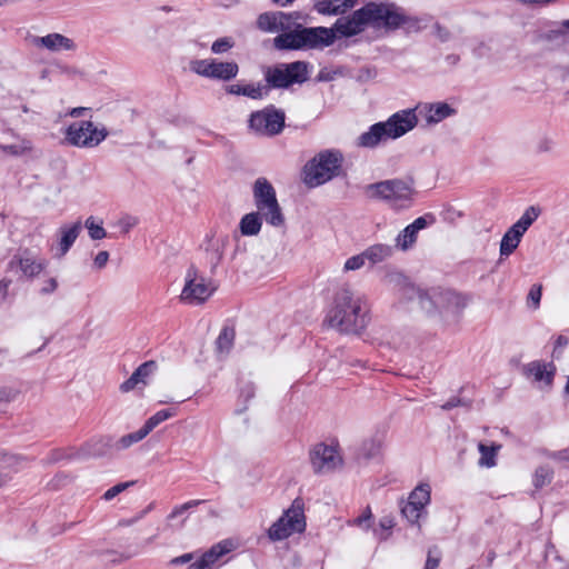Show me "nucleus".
<instances>
[{
	"label": "nucleus",
	"mask_w": 569,
	"mask_h": 569,
	"mask_svg": "<svg viewBox=\"0 0 569 569\" xmlns=\"http://www.w3.org/2000/svg\"><path fill=\"white\" fill-rule=\"evenodd\" d=\"M430 502V487L422 483L417 486L402 507L401 512L408 521L416 523L422 515L425 507Z\"/></svg>",
	"instance_id": "obj_16"
},
{
	"label": "nucleus",
	"mask_w": 569,
	"mask_h": 569,
	"mask_svg": "<svg viewBox=\"0 0 569 569\" xmlns=\"http://www.w3.org/2000/svg\"><path fill=\"white\" fill-rule=\"evenodd\" d=\"M228 92L231 94L246 96L252 99H259L263 96L264 88L253 84H239L234 83L228 87Z\"/></svg>",
	"instance_id": "obj_30"
},
{
	"label": "nucleus",
	"mask_w": 569,
	"mask_h": 569,
	"mask_svg": "<svg viewBox=\"0 0 569 569\" xmlns=\"http://www.w3.org/2000/svg\"><path fill=\"white\" fill-rule=\"evenodd\" d=\"M527 370L536 381H543L546 385H550L552 381L553 371L549 370L547 365L531 362L528 365Z\"/></svg>",
	"instance_id": "obj_31"
},
{
	"label": "nucleus",
	"mask_w": 569,
	"mask_h": 569,
	"mask_svg": "<svg viewBox=\"0 0 569 569\" xmlns=\"http://www.w3.org/2000/svg\"><path fill=\"white\" fill-rule=\"evenodd\" d=\"M295 0H272L273 3L280 6V7H287L291 4Z\"/></svg>",
	"instance_id": "obj_61"
},
{
	"label": "nucleus",
	"mask_w": 569,
	"mask_h": 569,
	"mask_svg": "<svg viewBox=\"0 0 569 569\" xmlns=\"http://www.w3.org/2000/svg\"><path fill=\"white\" fill-rule=\"evenodd\" d=\"M233 332L224 329L217 339V347L220 351H228L232 345Z\"/></svg>",
	"instance_id": "obj_40"
},
{
	"label": "nucleus",
	"mask_w": 569,
	"mask_h": 569,
	"mask_svg": "<svg viewBox=\"0 0 569 569\" xmlns=\"http://www.w3.org/2000/svg\"><path fill=\"white\" fill-rule=\"evenodd\" d=\"M82 110H83L82 108H74L71 110L70 114L72 117H79L81 114Z\"/></svg>",
	"instance_id": "obj_62"
},
{
	"label": "nucleus",
	"mask_w": 569,
	"mask_h": 569,
	"mask_svg": "<svg viewBox=\"0 0 569 569\" xmlns=\"http://www.w3.org/2000/svg\"><path fill=\"white\" fill-rule=\"evenodd\" d=\"M418 303L420 308L428 315H432L438 311L435 290L428 292H418Z\"/></svg>",
	"instance_id": "obj_36"
},
{
	"label": "nucleus",
	"mask_w": 569,
	"mask_h": 569,
	"mask_svg": "<svg viewBox=\"0 0 569 569\" xmlns=\"http://www.w3.org/2000/svg\"><path fill=\"white\" fill-rule=\"evenodd\" d=\"M201 503V500H191V501H188L183 505H180L178 507H176L172 512L170 513V518H176L177 516L183 513L184 511H187L188 509L190 508H193V507H197L198 505Z\"/></svg>",
	"instance_id": "obj_44"
},
{
	"label": "nucleus",
	"mask_w": 569,
	"mask_h": 569,
	"mask_svg": "<svg viewBox=\"0 0 569 569\" xmlns=\"http://www.w3.org/2000/svg\"><path fill=\"white\" fill-rule=\"evenodd\" d=\"M366 260H369L371 263H379L391 257L392 248L388 244L377 243L370 246L365 251Z\"/></svg>",
	"instance_id": "obj_28"
},
{
	"label": "nucleus",
	"mask_w": 569,
	"mask_h": 569,
	"mask_svg": "<svg viewBox=\"0 0 569 569\" xmlns=\"http://www.w3.org/2000/svg\"><path fill=\"white\" fill-rule=\"evenodd\" d=\"M137 223H138V219L132 216H124L118 222V224L121 227L122 231L126 233L129 232V230L131 228L137 226Z\"/></svg>",
	"instance_id": "obj_45"
},
{
	"label": "nucleus",
	"mask_w": 569,
	"mask_h": 569,
	"mask_svg": "<svg viewBox=\"0 0 569 569\" xmlns=\"http://www.w3.org/2000/svg\"><path fill=\"white\" fill-rule=\"evenodd\" d=\"M147 437V433L143 431L142 428H140L138 431L126 435L119 439L117 442L118 449H126L129 448L131 445L141 441L143 438Z\"/></svg>",
	"instance_id": "obj_38"
},
{
	"label": "nucleus",
	"mask_w": 569,
	"mask_h": 569,
	"mask_svg": "<svg viewBox=\"0 0 569 569\" xmlns=\"http://www.w3.org/2000/svg\"><path fill=\"white\" fill-rule=\"evenodd\" d=\"M336 33L335 27L329 29L323 27L302 28L298 26L277 36L273 39V46L279 50L322 48L333 43Z\"/></svg>",
	"instance_id": "obj_3"
},
{
	"label": "nucleus",
	"mask_w": 569,
	"mask_h": 569,
	"mask_svg": "<svg viewBox=\"0 0 569 569\" xmlns=\"http://www.w3.org/2000/svg\"><path fill=\"white\" fill-rule=\"evenodd\" d=\"M216 289L212 280L206 278L194 267H190L184 274L180 300L187 305L199 306L204 303L214 293Z\"/></svg>",
	"instance_id": "obj_8"
},
{
	"label": "nucleus",
	"mask_w": 569,
	"mask_h": 569,
	"mask_svg": "<svg viewBox=\"0 0 569 569\" xmlns=\"http://www.w3.org/2000/svg\"><path fill=\"white\" fill-rule=\"evenodd\" d=\"M365 262H366V257H365V253L362 252L360 254L352 256L349 259H347L345 262L343 269L346 271L358 270L365 266Z\"/></svg>",
	"instance_id": "obj_41"
},
{
	"label": "nucleus",
	"mask_w": 569,
	"mask_h": 569,
	"mask_svg": "<svg viewBox=\"0 0 569 569\" xmlns=\"http://www.w3.org/2000/svg\"><path fill=\"white\" fill-rule=\"evenodd\" d=\"M358 0H315V10L325 16L342 14L353 8Z\"/></svg>",
	"instance_id": "obj_24"
},
{
	"label": "nucleus",
	"mask_w": 569,
	"mask_h": 569,
	"mask_svg": "<svg viewBox=\"0 0 569 569\" xmlns=\"http://www.w3.org/2000/svg\"><path fill=\"white\" fill-rule=\"evenodd\" d=\"M233 47V41L230 38H220L211 46V51L216 54L224 53Z\"/></svg>",
	"instance_id": "obj_42"
},
{
	"label": "nucleus",
	"mask_w": 569,
	"mask_h": 569,
	"mask_svg": "<svg viewBox=\"0 0 569 569\" xmlns=\"http://www.w3.org/2000/svg\"><path fill=\"white\" fill-rule=\"evenodd\" d=\"M249 126L261 136L278 134L284 126V113L272 108H266L251 114Z\"/></svg>",
	"instance_id": "obj_13"
},
{
	"label": "nucleus",
	"mask_w": 569,
	"mask_h": 569,
	"mask_svg": "<svg viewBox=\"0 0 569 569\" xmlns=\"http://www.w3.org/2000/svg\"><path fill=\"white\" fill-rule=\"evenodd\" d=\"M457 406L456 402L449 401L442 406L443 409H450L452 407Z\"/></svg>",
	"instance_id": "obj_63"
},
{
	"label": "nucleus",
	"mask_w": 569,
	"mask_h": 569,
	"mask_svg": "<svg viewBox=\"0 0 569 569\" xmlns=\"http://www.w3.org/2000/svg\"><path fill=\"white\" fill-rule=\"evenodd\" d=\"M328 322L342 332L358 333L367 326V308L362 296L349 289H341L335 298V306L328 313Z\"/></svg>",
	"instance_id": "obj_2"
},
{
	"label": "nucleus",
	"mask_w": 569,
	"mask_h": 569,
	"mask_svg": "<svg viewBox=\"0 0 569 569\" xmlns=\"http://www.w3.org/2000/svg\"><path fill=\"white\" fill-rule=\"evenodd\" d=\"M108 136L103 127H98L91 121H76L71 123L64 134L66 141L78 148H94Z\"/></svg>",
	"instance_id": "obj_10"
},
{
	"label": "nucleus",
	"mask_w": 569,
	"mask_h": 569,
	"mask_svg": "<svg viewBox=\"0 0 569 569\" xmlns=\"http://www.w3.org/2000/svg\"><path fill=\"white\" fill-rule=\"evenodd\" d=\"M156 361L150 360L143 362L133 371V373L126 381H123L120 385V391L126 393L133 390L139 385L146 386L148 383L149 377L156 371Z\"/></svg>",
	"instance_id": "obj_21"
},
{
	"label": "nucleus",
	"mask_w": 569,
	"mask_h": 569,
	"mask_svg": "<svg viewBox=\"0 0 569 569\" xmlns=\"http://www.w3.org/2000/svg\"><path fill=\"white\" fill-rule=\"evenodd\" d=\"M370 518H371V512L369 509H367L362 516L358 517L356 520H355V523L365 528V529H368L370 527Z\"/></svg>",
	"instance_id": "obj_50"
},
{
	"label": "nucleus",
	"mask_w": 569,
	"mask_h": 569,
	"mask_svg": "<svg viewBox=\"0 0 569 569\" xmlns=\"http://www.w3.org/2000/svg\"><path fill=\"white\" fill-rule=\"evenodd\" d=\"M418 122L415 109H406L392 114L385 121L389 138L397 139L412 130Z\"/></svg>",
	"instance_id": "obj_17"
},
{
	"label": "nucleus",
	"mask_w": 569,
	"mask_h": 569,
	"mask_svg": "<svg viewBox=\"0 0 569 569\" xmlns=\"http://www.w3.org/2000/svg\"><path fill=\"white\" fill-rule=\"evenodd\" d=\"M423 19L419 17L408 16L401 9L399 19V29L402 28L407 32H419L425 28Z\"/></svg>",
	"instance_id": "obj_32"
},
{
	"label": "nucleus",
	"mask_w": 569,
	"mask_h": 569,
	"mask_svg": "<svg viewBox=\"0 0 569 569\" xmlns=\"http://www.w3.org/2000/svg\"><path fill=\"white\" fill-rule=\"evenodd\" d=\"M389 133L385 122H378L369 128L358 138V144L366 148H373L379 142L389 140Z\"/></svg>",
	"instance_id": "obj_25"
},
{
	"label": "nucleus",
	"mask_w": 569,
	"mask_h": 569,
	"mask_svg": "<svg viewBox=\"0 0 569 569\" xmlns=\"http://www.w3.org/2000/svg\"><path fill=\"white\" fill-rule=\"evenodd\" d=\"M173 415H174V412L170 409L160 410V411L156 412L143 425V427H142L143 431L148 436L158 425H160L161 422L171 418Z\"/></svg>",
	"instance_id": "obj_35"
},
{
	"label": "nucleus",
	"mask_w": 569,
	"mask_h": 569,
	"mask_svg": "<svg viewBox=\"0 0 569 569\" xmlns=\"http://www.w3.org/2000/svg\"><path fill=\"white\" fill-rule=\"evenodd\" d=\"M393 519L390 517H385L379 522V526L382 530H390L393 527Z\"/></svg>",
	"instance_id": "obj_54"
},
{
	"label": "nucleus",
	"mask_w": 569,
	"mask_h": 569,
	"mask_svg": "<svg viewBox=\"0 0 569 569\" xmlns=\"http://www.w3.org/2000/svg\"><path fill=\"white\" fill-rule=\"evenodd\" d=\"M310 461L315 472L326 473L337 469L342 460L332 446L318 443L310 451Z\"/></svg>",
	"instance_id": "obj_14"
},
{
	"label": "nucleus",
	"mask_w": 569,
	"mask_h": 569,
	"mask_svg": "<svg viewBox=\"0 0 569 569\" xmlns=\"http://www.w3.org/2000/svg\"><path fill=\"white\" fill-rule=\"evenodd\" d=\"M264 78L272 88H288L295 83H302L309 78L308 63L295 61L269 67L264 71Z\"/></svg>",
	"instance_id": "obj_9"
},
{
	"label": "nucleus",
	"mask_w": 569,
	"mask_h": 569,
	"mask_svg": "<svg viewBox=\"0 0 569 569\" xmlns=\"http://www.w3.org/2000/svg\"><path fill=\"white\" fill-rule=\"evenodd\" d=\"M10 283L11 280L9 279L3 278L0 280V293H2L3 297L7 296Z\"/></svg>",
	"instance_id": "obj_56"
},
{
	"label": "nucleus",
	"mask_w": 569,
	"mask_h": 569,
	"mask_svg": "<svg viewBox=\"0 0 569 569\" xmlns=\"http://www.w3.org/2000/svg\"><path fill=\"white\" fill-rule=\"evenodd\" d=\"M189 68L198 76L221 81H229L236 78L239 72V67L236 62H223L211 58L192 60L189 63Z\"/></svg>",
	"instance_id": "obj_12"
},
{
	"label": "nucleus",
	"mask_w": 569,
	"mask_h": 569,
	"mask_svg": "<svg viewBox=\"0 0 569 569\" xmlns=\"http://www.w3.org/2000/svg\"><path fill=\"white\" fill-rule=\"evenodd\" d=\"M552 479V470L548 467H539L533 476V486L542 488L548 485Z\"/></svg>",
	"instance_id": "obj_39"
},
{
	"label": "nucleus",
	"mask_w": 569,
	"mask_h": 569,
	"mask_svg": "<svg viewBox=\"0 0 569 569\" xmlns=\"http://www.w3.org/2000/svg\"><path fill=\"white\" fill-rule=\"evenodd\" d=\"M479 452L481 455L479 459V466L491 468L496 465V456L500 446H486L483 443H479L478 446Z\"/></svg>",
	"instance_id": "obj_34"
},
{
	"label": "nucleus",
	"mask_w": 569,
	"mask_h": 569,
	"mask_svg": "<svg viewBox=\"0 0 569 569\" xmlns=\"http://www.w3.org/2000/svg\"><path fill=\"white\" fill-rule=\"evenodd\" d=\"M401 8L388 2H369L350 16L339 18L335 30L341 37H352L367 28L387 32L399 29Z\"/></svg>",
	"instance_id": "obj_1"
},
{
	"label": "nucleus",
	"mask_w": 569,
	"mask_h": 569,
	"mask_svg": "<svg viewBox=\"0 0 569 569\" xmlns=\"http://www.w3.org/2000/svg\"><path fill=\"white\" fill-rule=\"evenodd\" d=\"M108 260H109L108 251H99L93 259V266H94V268L100 270L106 267Z\"/></svg>",
	"instance_id": "obj_47"
},
{
	"label": "nucleus",
	"mask_w": 569,
	"mask_h": 569,
	"mask_svg": "<svg viewBox=\"0 0 569 569\" xmlns=\"http://www.w3.org/2000/svg\"><path fill=\"white\" fill-rule=\"evenodd\" d=\"M11 479L9 472L0 471V487L6 486Z\"/></svg>",
	"instance_id": "obj_59"
},
{
	"label": "nucleus",
	"mask_w": 569,
	"mask_h": 569,
	"mask_svg": "<svg viewBox=\"0 0 569 569\" xmlns=\"http://www.w3.org/2000/svg\"><path fill=\"white\" fill-rule=\"evenodd\" d=\"M133 482L132 481H128V482H121V483H118L113 487H111L110 489H108L104 495H103V498L106 500H111L113 499L116 496H118L119 493H121L122 491H124L127 488H129L130 486H132Z\"/></svg>",
	"instance_id": "obj_43"
},
{
	"label": "nucleus",
	"mask_w": 569,
	"mask_h": 569,
	"mask_svg": "<svg viewBox=\"0 0 569 569\" xmlns=\"http://www.w3.org/2000/svg\"><path fill=\"white\" fill-rule=\"evenodd\" d=\"M2 149L6 152L12 153V154H18L19 153V149H18L17 146H4V147H2Z\"/></svg>",
	"instance_id": "obj_60"
},
{
	"label": "nucleus",
	"mask_w": 569,
	"mask_h": 569,
	"mask_svg": "<svg viewBox=\"0 0 569 569\" xmlns=\"http://www.w3.org/2000/svg\"><path fill=\"white\" fill-rule=\"evenodd\" d=\"M568 342H569L568 338H566L563 336H559L556 340L555 350L566 347L568 345Z\"/></svg>",
	"instance_id": "obj_58"
},
{
	"label": "nucleus",
	"mask_w": 569,
	"mask_h": 569,
	"mask_svg": "<svg viewBox=\"0 0 569 569\" xmlns=\"http://www.w3.org/2000/svg\"><path fill=\"white\" fill-rule=\"evenodd\" d=\"M58 288V281L56 278H49L43 282V286L40 290L42 295H50L54 292Z\"/></svg>",
	"instance_id": "obj_48"
},
{
	"label": "nucleus",
	"mask_w": 569,
	"mask_h": 569,
	"mask_svg": "<svg viewBox=\"0 0 569 569\" xmlns=\"http://www.w3.org/2000/svg\"><path fill=\"white\" fill-rule=\"evenodd\" d=\"M552 144H553V143H552V141H551V140L543 139L542 141H540V142H539V144H538V149H539L540 151H545V152H547V151H550V150H551Z\"/></svg>",
	"instance_id": "obj_55"
},
{
	"label": "nucleus",
	"mask_w": 569,
	"mask_h": 569,
	"mask_svg": "<svg viewBox=\"0 0 569 569\" xmlns=\"http://www.w3.org/2000/svg\"><path fill=\"white\" fill-rule=\"evenodd\" d=\"M192 559V555L191 553H186V555H182L180 557H177L172 560V563H187L189 562L190 560Z\"/></svg>",
	"instance_id": "obj_57"
},
{
	"label": "nucleus",
	"mask_w": 569,
	"mask_h": 569,
	"mask_svg": "<svg viewBox=\"0 0 569 569\" xmlns=\"http://www.w3.org/2000/svg\"><path fill=\"white\" fill-rule=\"evenodd\" d=\"M435 298H436L437 307H438L437 312L449 311V310L453 309V307H457L460 302V297L449 290H446V291L435 290Z\"/></svg>",
	"instance_id": "obj_29"
},
{
	"label": "nucleus",
	"mask_w": 569,
	"mask_h": 569,
	"mask_svg": "<svg viewBox=\"0 0 569 569\" xmlns=\"http://www.w3.org/2000/svg\"><path fill=\"white\" fill-rule=\"evenodd\" d=\"M518 1L522 2L525 4H529V6L543 7V6H548V4L555 3L558 0H518Z\"/></svg>",
	"instance_id": "obj_52"
},
{
	"label": "nucleus",
	"mask_w": 569,
	"mask_h": 569,
	"mask_svg": "<svg viewBox=\"0 0 569 569\" xmlns=\"http://www.w3.org/2000/svg\"><path fill=\"white\" fill-rule=\"evenodd\" d=\"M565 392H566L567 395H569V377H568L567 383H566V386H565Z\"/></svg>",
	"instance_id": "obj_64"
},
{
	"label": "nucleus",
	"mask_w": 569,
	"mask_h": 569,
	"mask_svg": "<svg viewBox=\"0 0 569 569\" xmlns=\"http://www.w3.org/2000/svg\"><path fill=\"white\" fill-rule=\"evenodd\" d=\"M32 44L52 52L71 51L76 49L73 40L61 33H49L43 37H36L32 39Z\"/></svg>",
	"instance_id": "obj_20"
},
{
	"label": "nucleus",
	"mask_w": 569,
	"mask_h": 569,
	"mask_svg": "<svg viewBox=\"0 0 569 569\" xmlns=\"http://www.w3.org/2000/svg\"><path fill=\"white\" fill-rule=\"evenodd\" d=\"M305 503L302 499L297 498L282 516L271 525L268 530V537L272 541H280L295 533H301L306 530Z\"/></svg>",
	"instance_id": "obj_7"
},
{
	"label": "nucleus",
	"mask_w": 569,
	"mask_h": 569,
	"mask_svg": "<svg viewBox=\"0 0 569 569\" xmlns=\"http://www.w3.org/2000/svg\"><path fill=\"white\" fill-rule=\"evenodd\" d=\"M433 552H435L433 550H429L425 569H436L439 566V561H440L439 555L437 553L435 556Z\"/></svg>",
	"instance_id": "obj_49"
},
{
	"label": "nucleus",
	"mask_w": 569,
	"mask_h": 569,
	"mask_svg": "<svg viewBox=\"0 0 569 569\" xmlns=\"http://www.w3.org/2000/svg\"><path fill=\"white\" fill-rule=\"evenodd\" d=\"M538 216H539V210L536 209L535 207H529L523 212V214L520 217V219L511 226V228H513L521 234H525V232L532 224V222L538 218Z\"/></svg>",
	"instance_id": "obj_33"
},
{
	"label": "nucleus",
	"mask_w": 569,
	"mask_h": 569,
	"mask_svg": "<svg viewBox=\"0 0 569 569\" xmlns=\"http://www.w3.org/2000/svg\"><path fill=\"white\" fill-rule=\"evenodd\" d=\"M342 156L337 151H322L311 159L303 169V182L310 187H319L340 172Z\"/></svg>",
	"instance_id": "obj_5"
},
{
	"label": "nucleus",
	"mask_w": 569,
	"mask_h": 569,
	"mask_svg": "<svg viewBox=\"0 0 569 569\" xmlns=\"http://www.w3.org/2000/svg\"><path fill=\"white\" fill-rule=\"evenodd\" d=\"M48 261L30 249H21L8 262V270L20 278L32 280L38 278L47 268Z\"/></svg>",
	"instance_id": "obj_11"
},
{
	"label": "nucleus",
	"mask_w": 569,
	"mask_h": 569,
	"mask_svg": "<svg viewBox=\"0 0 569 569\" xmlns=\"http://www.w3.org/2000/svg\"><path fill=\"white\" fill-rule=\"evenodd\" d=\"M84 227L88 229L89 237L92 240H101L106 238L107 232L102 227V221H98L94 217L87 218Z\"/></svg>",
	"instance_id": "obj_37"
},
{
	"label": "nucleus",
	"mask_w": 569,
	"mask_h": 569,
	"mask_svg": "<svg viewBox=\"0 0 569 569\" xmlns=\"http://www.w3.org/2000/svg\"><path fill=\"white\" fill-rule=\"evenodd\" d=\"M522 236L523 234L510 227L501 239L499 249L500 256H510L518 248Z\"/></svg>",
	"instance_id": "obj_27"
},
{
	"label": "nucleus",
	"mask_w": 569,
	"mask_h": 569,
	"mask_svg": "<svg viewBox=\"0 0 569 569\" xmlns=\"http://www.w3.org/2000/svg\"><path fill=\"white\" fill-rule=\"evenodd\" d=\"M435 29H436V34H437V37H438L440 40L445 41V40H447V39L449 38V31H448L446 28H443V27H441V26L437 24V26L435 27Z\"/></svg>",
	"instance_id": "obj_53"
},
{
	"label": "nucleus",
	"mask_w": 569,
	"mask_h": 569,
	"mask_svg": "<svg viewBox=\"0 0 569 569\" xmlns=\"http://www.w3.org/2000/svg\"><path fill=\"white\" fill-rule=\"evenodd\" d=\"M18 462V459L13 456H7L4 453L0 452V466L1 467H12L14 463Z\"/></svg>",
	"instance_id": "obj_51"
},
{
	"label": "nucleus",
	"mask_w": 569,
	"mask_h": 569,
	"mask_svg": "<svg viewBox=\"0 0 569 569\" xmlns=\"http://www.w3.org/2000/svg\"><path fill=\"white\" fill-rule=\"evenodd\" d=\"M82 229L81 221L71 224H63L58 230V243L54 248V256L62 258L72 247Z\"/></svg>",
	"instance_id": "obj_18"
},
{
	"label": "nucleus",
	"mask_w": 569,
	"mask_h": 569,
	"mask_svg": "<svg viewBox=\"0 0 569 569\" xmlns=\"http://www.w3.org/2000/svg\"><path fill=\"white\" fill-rule=\"evenodd\" d=\"M297 12L286 13L281 11L264 12L257 19L258 28L263 32L277 33L288 31L296 24L299 19Z\"/></svg>",
	"instance_id": "obj_15"
},
{
	"label": "nucleus",
	"mask_w": 569,
	"mask_h": 569,
	"mask_svg": "<svg viewBox=\"0 0 569 569\" xmlns=\"http://www.w3.org/2000/svg\"><path fill=\"white\" fill-rule=\"evenodd\" d=\"M252 193L256 213H259L268 224L276 228L282 227L284 216L272 184L263 177L258 178L253 183Z\"/></svg>",
	"instance_id": "obj_6"
},
{
	"label": "nucleus",
	"mask_w": 569,
	"mask_h": 569,
	"mask_svg": "<svg viewBox=\"0 0 569 569\" xmlns=\"http://www.w3.org/2000/svg\"><path fill=\"white\" fill-rule=\"evenodd\" d=\"M417 109L428 124H436L456 112L455 109L446 102L422 103L417 106Z\"/></svg>",
	"instance_id": "obj_19"
},
{
	"label": "nucleus",
	"mask_w": 569,
	"mask_h": 569,
	"mask_svg": "<svg viewBox=\"0 0 569 569\" xmlns=\"http://www.w3.org/2000/svg\"><path fill=\"white\" fill-rule=\"evenodd\" d=\"M262 219L263 218L256 212L244 214L239 223L241 234L257 236L261 230Z\"/></svg>",
	"instance_id": "obj_26"
},
{
	"label": "nucleus",
	"mask_w": 569,
	"mask_h": 569,
	"mask_svg": "<svg viewBox=\"0 0 569 569\" xmlns=\"http://www.w3.org/2000/svg\"><path fill=\"white\" fill-rule=\"evenodd\" d=\"M427 227V220L423 217L417 218L412 223L407 226L396 238V247L402 251H407L417 241L418 232Z\"/></svg>",
	"instance_id": "obj_23"
},
{
	"label": "nucleus",
	"mask_w": 569,
	"mask_h": 569,
	"mask_svg": "<svg viewBox=\"0 0 569 569\" xmlns=\"http://www.w3.org/2000/svg\"><path fill=\"white\" fill-rule=\"evenodd\" d=\"M231 541H221L210 548L202 557L190 566L189 569H211L212 566L226 553L232 550Z\"/></svg>",
	"instance_id": "obj_22"
},
{
	"label": "nucleus",
	"mask_w": 569,
	"mask_h": 569,
	"mask_svg": "<svg viewBox=\"0 0 569 569\" xmlns=\"http://www.w3.org/2000/svg\"><path fill=\"white\" fill-rule=\"evenodd\" d=\"M541 286H533L529 293H528V300L532 301L533 307L537 308L539 306L541 295H542Z\"/></svg>",
	"instance_id": "obj_46"
},
{
	"label": "nucleus",
	"mask_w": 569,
	"mask_h": 569,
	"mask_svg": "<svg viewBox=\"0 0 569 569\" xmlns=\"http://www.w3.org/2000/svg\"><path fill=\"white\" fill-rule=\"evenodd\" d=\"M366 194L370 199L386 201L392 208L405 209L411 206L415 189L411 181L390 179L367 186Z\"/></svg>",
	"instance_id": "obj_4"
}]
</instances>
